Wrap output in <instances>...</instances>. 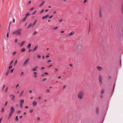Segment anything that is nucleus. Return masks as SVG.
Segmentation results:
<instances>
[{
	"mask_svg": "<svg viewBox=\"0 0 123 123\" xmlns=\"http://www.w3.org/2000/svg\"><path fill=\"white\" fill-rule=\"evenodd\" d=\"M10 109L11 111L9 114V116L8 117L9 119L10 118L15 110L13 106L11 107L10 108Z\"/></svg>",
	"mask_w": 123,
	"mask_h": 123,
	"instance_id": "f257e3e1",
	"label": "nucleus"
},
{
	"mask_svg": "<svg viewBox=\"0 0 123 123\" xmlns=\"http://www.w3.org/2000/svg\"><path fill=\"white\" fill-rule=\"evenodd\" d=\"M22 30V29L21 28H19L13 31L12 33L13 34H16V35H20L21 34V31Z\"/></svg>",
	"mask_w": 123,
	"mask_h": 123,
	"instance_id": "f03ea898",
	"label": "nucleus"
},
{
	"mask_svg": "<svg viewBox=\"0 0 123 123\" xmlns=\"http://www.w3.org/2000/svg\"><path fill=\"white\" fill-rule=\"evenodd\" d=\"M84 92H80L78 93V98L79 99H81L84 97Z\"/></svg>",
	"mask_w": 123,
	"mask_h": 123,
	"instance_id": "7ed1b4c3",
	"label": "nucleus"
},
{
	"mask_svg": "<svg viewBox=\"0 0 123 123\" xmlns=\"http://www.w3.org/2000/svg\"><path fill=\"white\" fill-rule=\"evenodd\" d=\"M37 20L36 19L35 21L32 24V23H30L29 25L28 26L27 28L28 29H29L31 26H32L33 27L36 24Z\"/></svg>",
	"mask_w": 123,
	"mask_h": 123,
	"instance_id": "20e7f679",
	"label": "nucleus"
},
{
	"mask_svg": "<svg viewBox=\"0 0 123 123\" xmlns=\"http://www.w3.org/2000/svg\"><path fill=\"white\" fill-rule=\"evenodd\" d=\"M30 59L29 58H27L26 59L23 63V65L24 66H25L27 65L29 62Z\"/></svg>",
	"mask_w": 123,
	"mask_h": 123,
	"instance_id": "39448f33",
	"label": "nucleus"
},
{
	"mask_svg": "<svg viewBox=\"0 0 123 123\" xmlns=\"http://www.w3.org/2000/svg\"><path fill=\"white\" fill-rule=\"evenodd\" d=\"M24 104V100L23 99H21L20 101V105L21 108L23 107V105Z\"/></svg>",
	"mask_w": 123,
	"mask_h": 123,
	"instance_id": "423d86ee",
	"label": "nucleus"
},
{
	"mask_svg": "<svg viewBox=\"0 0 123 123\" xmlns=\"http://www.w3.org/2000/svg\"><path fill=\"white\" fill-rule=\"evenodd\" d=\"M98 80L99 81V83L100 84V85H101L102 83V77L101 75H99Z\"/></svg>",
	"mask_w": 123,
	"mask_h": 123,
	"instance_id": "0eeeda50",
	"label": "nucleus"
},
{
	"mask_svg": "<svg viewBox=\"0 0 123 123\" xmlns=\"http://www.w3.org/2000/svg\"><path fill=\"white\" fill-rule=\"evenodd\" d=\"M75 32L74 31H73L69 33L68 34V36H72V35H73L74 34H75Z\"/></svg>",
	"mask_w": 123,
	"mask_h": 123,
	"instance_id": "6e6552de",
	"label": "nucleus"
},
{
	"mask_svg": "<svg viewBox=\"0 0 123 123\" xmlns=\"http://www.w3.org/2000/svg\"><path fill=\"white\" fill-rule=\"evenodd\" d=\"M32 104L33 106H34L37 105V103L36 101H34L33 102Z\"/></svg>",
	"mask_w": 123,
	"mask_h": 123,
	"instance_id": "1a4fd4ad",
	"label": "nucleus"
},
{
	"mask_svg": "<svg viewBox=\"0 0 123 123\" xmlns=\"http://www.w3.org/2000/svg\"><path fill=\"white\" fill-rule=\"evenodd\" d=\"M38 47V45H36L35 46V47L34 48V49H33L32 51H36L37 50Z\"/></svg>",
	"mask_w": 123,
	"mask_h": 123,
	"instance_id": "9d476101",
	"label": "nucleus"
},
{
	"mask_svg": "<svg viewBox=\"0 0 123 123\" xmlns=\"http://www.w3.org/2000/svg\"><path fill=\"white\" fill-rule=\"evenodd\" d=\"M97 68V69L99 71H101L103 69V68L100 66H98Z\"/></svg>",
	"mask_w": 123,
	"mask_h": 123,
	"instance_id": "9b49d317",
	"label": "nucleus"
},
{
	"mask_svg": "<svg viewBox=\"0 0 123 123\" xmlns=\"http://www.w3.org/2000/svg\"><path fill=\"white\" fill-rule=\"evenodd\" d=\"M45 2V1H43L41 3V4L39 5V7H41V6H42L43 5V4H44Z\"/></svg>",
	"mask_w": 123,
	"mask_h": 123,
	"instance_id": "f8f14e48",
	"label": "nucleus"
},
{
	"mask_svg": "<svg viewBox=\"0 0 123 123\" xmlns=\"http://www.w3.org/2000/svg\"><path fill=\"white\" fill-rule=\"evenodd\" d=\"M38 68V67L37 66H36L35 68H33L32 69V71H36L37 69Z\"/></svg>",
	"mask_w": 123,
	"mask_h": 123,
	"instance_id": "ddd939ff",
	"label": "nucleus"
},
{
	"mask_svg": "<svg viewBox=\"0 0 123 123\" xmlns=\"http://www.w3.org/2000/svg\"><path fill=\"white\" fill-rule=\"evenodd\" d=\"M49 16L48 14H47L45 16H43L42 17L43 19H44L45 18H47Z\"/></svg>",
	"mask_w": 123,
	"mask_h": 123,
	"instance_id": "4468645a",
	"label": "nucleus"
},
{
	"mask_svg": "<svg viewBox=\"0 0 123 123\" xmlns=\"http://www.w3.org/2000/svg\"><path fill=\"white\" fill-rule=\"evenodd\" d=\"M25 41H22V42L21 43L20 45V46L21 47L23 45H24L25 43Z\"/></svg>",
	"mask_w": 123,
	"mask_h": 123,
	"instance_id": "2eb2a0df",
	"label": "nucleus"
},
{
	"mask_svg": "<svg viewBox=\"0 0 123 123\" xmlns=\"http://www.w3.org/2000/svg\"><path fill=\"white\" fill-rule=\"evenodd\" d=\"M27 16H25L24 18L22 20V21H23V22H24L26 20V19L27 18Z\"/></svg>",
	"mask_w": 123,
	"mask_h": 123,
	"instance_id": "dca6fc26",
	"label": "nucleus"
},
{
	"mask_svg": "<svg viewBox=\"0 0 123 123\" xmlns=\"http://www.w3.org/2000/svg\"><path fill=\"white\" fill-rule=\"evenodd\" d=\"M31 44L30 43L28 44V45L27 47L28 48H30L31 46Z\"/></svg>",
	"mask_w": 123,
	"mask_h": 123,
	"instance_id": "f3484780",
	"label": "nucleus"
},
{
	"mask_svg": "<svg viewBox=\"0 0 123 123\" xmlns=\"http://www.w3.org/2000/svg\"><path fill=\"white\" fill-rule=\"evenodd\" d=\"M58 28V27H56L53 28H52V30H56Z\"/></svg>",
	"mask_w": 123,
	"mask_h": 123,
	"instance_id": "a211bd4d",
	"label": "nucleus"
},
{
	"mask_svg": "<svg viewBox=\"0 0 123 123\" xmlns=\"http://www.w3.org/2000/svg\"><path fill=\"white\" fill-rule=\"evenodd\" d=\"M24 91H22V92L20 93V96H22L23 94L24 93Z\"/></svg>",
	"mask_w": 123,
	"mask_h": 123,
	"instance_id": "6ab92c4d",
	"label": "nucleus"
},
{
	"mask_svg": "<svg viewBox=\"0 0 123 123\" xmlns=\"http://www.w3.org/2000/svg\"><path fill=\"white\" fill-rule=\"evenodd\" d=\"M54 70L55 71V72H57L58 71L59 69L58 68H55L54 69Z\"/></svg>",
	"mask_w": 123,
	"mask_h": 123,
	"instance_id": "aec40b11",
	"label": "nucleus"
},
{
	"mask_svg": "<svg viewBox=\"0 0 123 123\" xmlns=\"http://www.w3.org/2000/svg\"><path fill=\"white\" fill-rule=\"evenodd\" d=\"M15 120L16 121H18V116H17L15 117Z\"/></svg>",
	"mask_w": 123,
	"mask_h": 123,
	"instance_id": "412c9836",
	"label": "nucleus"
},
{
	"mask_svg": "<svg viewBox=\"0 0 123 123\" xmlns=\"http://www.w3.org/2000/svg\"><path fill=\"white\" fill-rule=\"evenodd\" d=\"M15 95H13L12 98V100H13L15 98Z\"/></svg>",
	"mask_w": 123,
	"mask_h": 123,
	"instance_id": "4be33fe9",
	"label": "nucleus"
},
{
	"mask_svg": "<svg viewBox=\"0 0 123 123\" xmlns=\"http://www.w3.org/2000/svg\"><path fill=\"white\" fill-rule=\"evenodd\" d=\"M31 15L30 13V12H28L26 14V16H28Z\"/></svg>",
	"mask_w": 123,
	"mask_h": 123,
	"instance_id": "5701e85b",
	"label": "nucleus"
},
{
	"mask_svg": "<svg viewBox=\"0 0 123 123\" xmlns=\"http://www.w3.org/2000/svg\"><path fill=\"white\" fill-rule=\"evenodd\" d=\"M98 108H97V109L96 110V113L97 114H98Z\"/></svg>",
	"mask_w": 123,
	"mask_h": 123,
	"instance_id": "b1692460",
	"label": "nucleus"
},
{
	"mask_svg": "<svg viewBox=\"0 0 123 123\" xmlns=\"http://www.w3.org/2000/svg\"><path fill=\"white\" fill-rule=\"evenodd\" d=\"M25 49L24 48H23L21 50V51L22 52H24L25 50Z\"/></svg>",
	"mask_w": 123,
	"mask_h": 123,
	"instance_id": "393cba45",
	"label": "nucleus"
},
{
	"mask_svg": "<svg viewBox=\"0 0 123 123\" xmlns=\"http://www.w3.org/2000/svg\"><path fill=\"white\" fill-rule=\"evenodd\" d=\"M101 92L102 93H103L104 92V89H102L101 90Z\"/></svg>",
	"mask_w": 123,
	"mask_h": 123,
	"instance_id": "a878e982",
	"label": "nucleus"
},
{
	"mask_svg": "<svg viewBox=\"0 0 123 123\" xmlns=\"http://www.w3.org/2000/svg\"><path fill=\"white\" fill-rule=\"evenodd\" d=\"M37 31H35L34 33H33V35H35V34H37Z\"/></svg>",
	"mask_w": 123,
	"mask_h": 123,
	"instance_id": "bb28decb",
	"label": "nucleus"
},
{
	"mask_svg": "<svg viewBox=\"0 0 123 123\" xmlns=\"http://www.w3.org/2000/svg\"><path fill=\"white\" fill-rule=\"evenodd\" d=\"M99 14L100 17H101L102 16V14L101 13V10H100L99 12Z\"/></svg>",
	"mask_w": 123,
	"mask_h": 123,
	"instance_id": "cd10ccee",
	"label": "nucleus"
},
{
	"mask_svg": "<svg viewBox=\"0 0 123 123\" xmlns=\"http://www.w3.org/2000/svg\"><path fill=\"white\" fill-rule=\"evenodd\" d=\"M47 62L48 63H50L52 62V61L50 60H48L47 61Z\"/></svg>",
	"mask_w": 123,
	"mask_h": 123,
	"instance_id": "c85d7f7f",
	"label": "nucleus"
},
{
	"mask_svg": "<svg viewBox=\"0 0 123 123\" xmlns=\"http://www.w3.org/2000/svg\"><path fill=\"white\" fill-rule=\"evenodd\" d=\"M87 1V0H84L83 2V3L84 4L86 3Z\"/></svg>",
	"mask_w": 123,
	"mask_h": 123,
	"instance_id": "c756f323",
	"label": "nucleus"
},
{
	"mask_svg": "<svg viewBox=\"0 0 123 123\" xmlns=\"http://www.w3.org/2000/svg\"><path fill=\"white\" fill-rule=\"evenodd\" d=\"M12 66L11 65H10L9 66V69H10L12 68Z\"/></svg>",
	"mask_w": 123,
	"mask_h": 123,
	"instance_id": "7c9ffc66",
	"label": "nucleus"
},
{
	"mask_svg": "<svg viewBox=\"0 0 123 123\" xmlns=\"http://www.w3.org/2000/svg\"><path fill=\"white\" fill-rule=\"evenodd\" d=\"M4 111V108L3 107L1 109V111L2 112H3Z\"/></svg>",
	"mask_w": 123,
	"mask_h": 123,
	"instance_id": "2f4dec72",
	"label": "nucleus"
},
{
	"mask_svg": "<svg viewBox=\"0 0 123 123\" xmlns=\"http://www.w3.org/2000/svg\"><path fill=\"white\" fill-rule=\"evenodd\" d=\"M17 112L18 114H19L21 112V111L20 110L18 111H17Z\"/></svg>",
	"mask_w": 123,
	"mask_h": 123,
	"instance_id": "473e14b6",
	"label": "nucleus"
},
{
	"mask_svg": "<svg viewBox=\"0 0 123 123\" xmlns=\"http://www.w3.org/2000/svg\"><path fill=\"white\" fill-rule=\"evenodd\" d=\"M7 101H6V102H5L4 105L5 106H6L7 105Z\"/></svg>",
	"mask_w": 123,
	"mask_h": 123,
	"instance_id": "72a5a7b5",
	"label": "nucleus"
},
{
	"mask_svg": "<svg viewBox=\"0 0 123 123\" xmlns=\"http://www.w3.org/2000/svg\"><path fill=\"white\" fill-rule=\"evenodd\" d=\"M17 53V52L16 51H14V52H13L12 53V54L13 55H15V54H16V53Z\"/></svg>",
	"mask_w": 123,
	"mask_h": 123,
	"instance_id": "f704fd0d",
	"label": "nucleus"
},
{
	"mask_svg": "<svg viewBox=\"0 0 123 123\" xmlns=\"http://www.w3.org/2000/svg\"><path fill=\"white\" fill-rule=\"evenodd\" d=\"M33 109H31L30 110V112L31 113H32L33 111Z\"/></svg>",
	"mask_w": 123,
	"mask_h": 123,
	"instance_id": "c9c22d12",
	"label": "nucleus"
},
{
	"mask_svg": "<svg viewBox=\"0 0 123 123\" xmlns=\"http://www.w3.org/2000/svg\"><path fill=\"white\" fill-rule=\"evenodd\" d=\"M37 12V10H36L35 11H34L32 13V14H34L35 13H36Z\"/></svg>",
	"mask_w": 123,
	"mask_h": 123,
	"instance_id": "e433bc0d",
	"label": "nucleus"
},
{
	"mask_svg": "<svg viewBox=\"0 0 123 123\" xmlns=\"http://www.w3.org/2000/svg\"><path fill=\"white\" fill-rule=\"evenodd\" d=\"M2 117H1V118H0V123H1V122L2 120Z\"/></svg>",
	"mask_w": 123,
	"mask_h": 123,
	"instance_id": "4c0bfd02",
	"label": "nucleus"
},
{
	"mask_svg": "<svg viewBox=\"0 0 123 123\" xmlns=\"http://www.w3.org/2000/svg\"><path fill=\"white\" fill-rule=\"evenodd\" d=\"M37 57L39 59L41 57V56L39 55H37Z\"/></svg>",
	"mask_w": 123,
	"mask_h": 123,
	"instance_id": "58836bf2",
	"label": "nucleus"
},
{
	"mask_svg": "<svg viewBox=\"0 0 123 123\" xmlns=\"http://www.w3.org/2000/svg\"><path fill=\"white\" fill-rule=\"evenodd\" d=\"M19 86V85L18 84H17L16 86L15 87V88H17Z\"/></svg>",
	"mask_w": 123,
	"mask_h": 123,
	"instance_id": "ea45409f",
	"label": "nucleus"
},
{
	"mask_svg": "<svg viewBox=\"0 0 123 123\" xmlns=\"http://www.w3.org/2000/svg\"><path fill=\"white\" fill-rule=\"evenodd\" d=\"M9 35V33L8 32L7 33L6 35V37H8Z\"/></svg>",
	"mask_w": 123,
	"mask_h": 123,
	"instance_id": "a19ab883",
	"label": "nucleus"
},
{
	"mask_svg": "<svg viewBox=\"0 0 123 123\" xmlns=\"http://www.w3.org/2000/svg\"><path fill=\"white\" fill-rule=\"evenodd\" d=\"M47 79L46 78H44L43 80V81H44L46 80Z\"/></svg>",
	"mask_w": 123,
	"mask_h": 123,
	"instance_id": "79ce46f5",
	"label": "nucleus"
},
{
	"mask_svg": "<svg viewBox=\"0 0 123 123\" xmlns=\"http://www.w3.org/2000/svg\"><path fill=\"white\" fill-rule=\"evenodd\" d=\"M24 74V73L23 72H22L20 74L21 75H22Z\"/></svg>",
	"mask_w": 123,
	"mask_h": 123,
	"instance_id": "37998d69",
	"label": "nucleus"
},
{
	"mask_svg": "<svg viewBox=\"0 0 123 123\" xmlns=\"http://www.w3.org/2000/svg\"><path fill=\"white\" fill-rule=\"evenodd\" d=\"M44 9L42 10L40 12V13H42L43 12H44Z\"/></svg>",
	"mask_w": 123,
	"mask_h": 123,
	"instance_id": "c03bdc74",
	"label": "nucleus"
},
{
	"mask_svg": "<svg viewBox=\"0 0 123 123\" xmlns=\"http://www.w3.org/2000/svg\"><path fill=\"white\" fill-rule=\"evenodd\" d=\"M14 70V69H12L11 70V73H12L13 72Z\"/></svg>",
	"mask_w": 123,
	"mask_h": 123,
	"instance_id": "a18cd8bd",
	"label": "nucleus"
},
{
	"mask_svg": "<svg viewBox=\"0 0 123 123\" xmlns=\"http://www.w3.org/2000/svg\"><path fill=\"white\" fill-rule=\"evenodd\" d=\"M53 17V15H50V16L49 17V18H52Z\"/></svg>",
	"mask_w": 123,
	"mask_h": 123,
	"instance_id": "49530a36",
	"label": "nucleus"
},
{
	"mask_svg": "<svg viewBox=\"0 0 123 123\" xmlns=\"http://www.w3.org/2000/svg\"><path fill=\"white\" fill-rule=\"evenodd\" d=\"M17 60H16L15 61V62H14V65H16V64L17 63Z\"/></svg>",
	"mask_w": 123,
	"mask_h": 123,
	"instance_id": "de8ad7c7",
	"label": "nucleus"
},
{
	"mask_svg": "<svg viewBox=\"0 0 123 123\" xmlns=\"http://www.w3.org/2000/svg\"><path fill=\"white\" fill-rule=\"evenodd\" d=\"M18 39H15V42L16 43L17 42H18Z\"/></svg>",
	"mask_w": 123,
	"mask_h": 123,
	"instance_id": "09e8293b",
	"label": "nucleus"
},
{
	"mask_svg": "<svg viewBox=\"0 0 123 123\" xmlns=\"http://www.w3.org/2000/svg\"><path fill=\"white\" fill-rule=\"evenodd\" d=\"M13 60H12L10 62V65H11V64L13 63Z\"/></svg>",
	"mask_w": 123,
	"mask_h": 123,
	"instance_id": "8fccbe9b",
	"label": "nucleus"
},
{
	"mask_svg": "<svg viewBox=\"0 0 123 123\" xmlns=\"http://www.w3.org/2000/svg\"><path fill=\"white\" fill-rule=\"evenodd\" d=\"M46 91H47V92H48L49 93L50 92V91H49V89H47L46 90Z\"/></svg>",
	"mask_w": 123,
	"mask_h": 123,
	"instance_id": "3c124183",
	"label": "nucleus"
},
{
	"mask_svg": "<svg viewBox=\"0 0 123 123\" xmlns=\"http://www.w3.org/2000/svg\"><path fill=\"white\" fill-rule=\"evenodd\" d=\"M34 7H32L30 10V11H32V10H33L34 9Z\"/></svg>",
	"mask_w": 123,
	"mask_h": 123,
	"instance_id": "603ef678",
	"label": "nucleus"
},
{
	"mask_svg": "<svg viewBox=\"0 0 123 123\" xmlns=\"http://www.w3.org/2000/svg\"><path fill=\"white\" fill-rule=\"evenodd\" d=\"M9 73V71H7V72H6V75H8V73Z\"/></svg>",
	"mask_w": 123,
	"mask_h": 123,
	"instance_id": "864d4df0",
	"label": "nucleus"
},
{
	"mask_svg": "<svg viewBox=\"0 0 123 123\" xmlns=\"http://www.w3.org/2000/svg\"><path fill=\"white\" fill-rule=\"evenodd\" d=\"M53 66V65H49V66H48V68H50V67H51Z\"/></svg>",
	"mask_w": 123,
	"mask_h": 123,
	"instance_id": "5fc2aeb1",
	"label": "nucleus"
},
{
	"mask_svg": "<svg viewBox=\"0 0 123 123\" xmlns=\"http://www.w3.org/2000/svg\"><path fill=\"white\" fill-rule=\"evenodd\" d=\"M62 19H60L59 20V21L60 22H61L62 21Z\"/></svg>",
	"mask_w": 123,
	"mask_h": 123,
	"instance_id": "6e6d98bb",
	"label": "nucleus"
},
{
	"mask_svg": "<svg viewBox=\"0 0 123 123\" xmlns=\"http://www.w3.org/2000/svg\"><path fill=\"white\" fill-rule=\"evenodd\" d=\"M23 116H21L19 117V118L20 119H21L22 117Z\"/></svg>",
	"mask_w": 123,
	"mask_h": 123,
	"instance_id": "4d7b16f0",
	"label": "nucleus"
},
{
	"mask_svg": "<svg viewBox=\"0 0 123 123\" xmlns=\"http://www.w3.org/2000/svg\"><path fill=\"white\" fill-rule=\"evenodd\" d=\"M32 51V49H30L28 51V52H31Z\"/></svg>",
	"mask_w": 123,
	"mask_h": 123,
	"instance_id": "13d9d810",
	"label": "nucleus"
},
{
	"mask_svg": "<svg viewBox=\"0 0 123 123\" xmlns=\"http://www.w3.org/2000/svg\"><path fill=\"white\" fill-rule=\"evenodd\" d=\"M31 3V1H29L28 2V3L29 4H30Z\"/></svg>",
	"mask_w": 123,
	"mask_h": 123,
	"instance_id": "bf43d9fd",
	"label": "nucleus"
},
{
	"mask_svg": "<svg viewBox=\"0 0 123 123\" xmlns=\"http://www.w3.org/2000/svg\"><path fill=\"white\" fill-rule=\"evenodd\" d=\"M41 97L40 96L38 98V99H41Z\"/></svg>",
	"mask_w": 123,
	"mask_h": 123,
	"instance_id": "052dcab7",
	"label": "nucleus"
},
{
	"mask_svg": "<svg viewBox=\"0 0 123 123\" xmlns=\"http://www.w3.org/2000/svg\"><path fill=\"white\" fill-rule=\"evenodd\" d=\"M44 73L46 74H49V73L48 72H45Z\"/></svg>",
	"mask_w": 123,
	"mask_h": 123,
	"instance_id": "680f3d73",
	"label": "nucleus"
},
{
	"mask_svg": "<svg viewBox=\"0 0 123 123\" xmlns=\"http://www.w3.org/2000/svg\"><path fill=\"white\" fill-rule=\"evenodd\" d=\"M34 76L35 78H37V75H34Z\"/></svg>",
	"mask_w": 123,
	"mask_h": 123,
	"instance_id": "e2e57ef3",
	"label": "nucleus"
},
{
	"mask_svg": "<svg viewBox=\"0 0 123 123\" xmlns=\"http://www.w3.org/2000/svg\"><path fill=\"white\" fill-rule=\"evenodd\" d=\"M45 69V68L44 67H42L41 68V69Z\"/></svg>",
	"mask_w": 123,
	"mask_h": 123,
	"instance_id": "0e129e2a",
	"label": "nucleus"
},
{
	"mask_svg": "<svg viewBox=\"0 0 123 123\" xmlns=\"http://www.w3.org/2000/svg\"><path fill=\"white\" fill-rule=\"evenodd\" d=\"M42 58L43 59H45V56L43 55Z\"/></svg>",
	"mask_w": 123,
	"mask_h": 123,
	"instance_id": "69168bd1",
	"label": "nucleus"
},
{
	"mask_svg": "<svg viewBox=\"0 0 123 123\" xmlns=\"http://www.w3.org/2000/svg\"><path fill=\"white\" fill-rule=\"evenodd\" d=\"M8 87H6V89H5V91H7L8 90Z\"/></svg>",
	"mask_w": 123,
	"mask_h": 123,
	"instance_id": "338daca9",
	"label": "nucleus"
},
{
	"mask_svg": "<svg viewBox=\"0 0 123 123\" xmlns=\"http://www.w3.org/2000/svg\"><path fill=\"white\" fill-rule=\"evenodd\" d=\"M37 120H40V118L39 117H38L37 118Z\"/></svg>",
	"mask_w": 123,
	"mask_h": 123,
	"instance_id": "774afa93",
	"label": "nucleus"
}]
</instances>
